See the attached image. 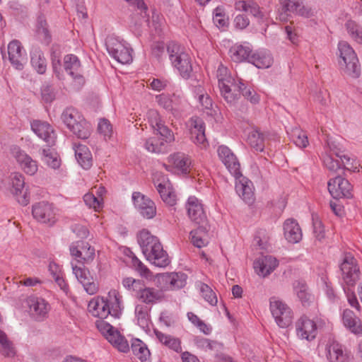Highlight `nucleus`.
Instances as JSON below:
<instances>
[{
  "label": "nucleus",
  "mask_w": 362,
  "mask_h": 362,
  "mask_svg": "<svg viewBox=\"0 0 362 362\" xmlns=\"http://www.w3.org/2000/svg\"><path fill=\"white\" fill-rule=\"evenodd\" d=\"M327 146L331 152H332L337 157L339 158L343 165L342 168L344 170L351 172L358 171L359 165L358 161L353 157L344 153V151L337 149L333 142L328 141Z\"/></svg>",
  "instance_id": "c85d7f7f"
},
{
  "label": "nucleus",
  "mask_w": 362,
  "mask_h": 362,
  "mask_svg": "<svg viewBox=\"0 0 362 362\" xmlns=\"http://www.w3.org/2000/svg\"><path fill=\"white\" fill-rule=\"evenodd\" d=\"M284 235L291 243H297L302 239V231L298 222L293 218H288L284 223Z\"/></svg>",
  "instance_id": "7c9ffc66"
},
{
  "label": "nucleus",
  "mask_w": 362,
  "mask_h": 362,
  "mask_svg": "<svg viewBox=\"0 0 362 362\" xmlns=\"http://www.w3.org/2000/svg\"><path fill=\"white\" fill-rule=\"evenodd\" d=\"M270 310L279 327L286 328L291 324L292 311L284 303L278 300H271Z\"/></svg>",
  "instance_id": "6e6552de"
},
{
  "label": "nucleus",
  "mask_w": 362,
  "mask_h": 362,
  "mask_svg": "<svg viewBox=\"0 0 362 362\" xmlns=\"http://www.w3.org/2000/svg\"><path fill=\"white\" fill-rule=\"evenodd\" d=\"M89 313L94 317L105 319L109 315L116 319L121 315V299L116 290H111L106 297L97 296L88 305Z\"/></svg>",
  "instance_id": "f257e3e1"
},
{
  "label": "nucleus",
  "mask_w": 362,
  "mask_h": 362,
  "mask_svg": "<svg viewBox=\"0 0 362 362\" xmlns=\"http://www.w3.org/2000/svg\"><path fill=\"white\" fill-rule=\"evenodd\" d=\"M95 324L101 334L119 351L127 353L129 350L127 340L108 322L100 319Z\"/></svg>",
  "instance_id": "423d86ee"
},
{
  "label": "nucleus",
  "mask_w": 362,
  "mask_h": 362,
  "mask_svg": "<svg viewBox=\"0 0 362 362\" xmlns=\"http://www.w3.org/2000/svg\"><path fill=\"white\" fill-rule=\"evenodd\" d=\"M98 132L107 140L110 139L113 133L112 127L110 122L106 119H101L98 126Z\"/></svg>",
  "instance_id": "e2e57ef3"
},
{
  "label": "nucleus",
  "mask_w": 362,
  "mask_h": 362,
  "mask_svg": "<svg viewBox=\"0 0 362 362\" xmlns=\"http://www.w3.org/2000/svg\"><path fill=\"white\" fill-rule=\"evenodd\" d=\"M155 131L158 132V133L163 137V139L164 142H166V144L171 143L175 140L173 132L165 126L163 122L161 125L158 126V128Z\"/></svg>",
  "instance_id": "69168bd1"
},
{
  "label": "nucleus",
  "mask_w": 362,
  "mask_h": 362,
  "mask_svg": "<svg viewBox=\"0 0 362 362\" xmlns=\"http://www.w3.org/2000/svg\"><path fill=\"white\" fill-rule=\"evenodd\" d=\"M295 292L303 305H308L313 299V296L308 292V286L300 282L294 284Z\"/></svg>",
  "instance_id": "8fccbe9b"
},
{
  "label": "nucleus",
  "mask_w": 362,
  "mask_h": 362,
  "mask_svg": "<svg viewBox=\"0 0 362 362\" xmlns=\"http://www.w3.org/2000/svg\"><path fill=\"white\" fill-rule=\"evenodd\" d=\"M340 270L342 273L343 280L348 286L347 288H344L348 302L351 307L359 310L361 306L354 291L351 288L356 285L359 279V268L356 259L351 255L346 254L340 265Z\"/></svg>",
  "instance_id": "7ed1b4c3"
},
{
  "label": "nucleus",
  "mask_w": 362,
  "mask_h": 362,
  "mask_svg": "<svg viewBox=\"0 0 362 362\" xmlns=\"http://www.w3.org/2000/svg\"><path fill=\"white\" fill-rule=\"evenodd\" d=\"M82 117L77 110L68 107L63 111L61 118L64 124L70 129L81 119Z\"/></svg>",
  "instance_id": "c03bdc74"
},
{
  "label": "nucleus",
  "mask_w": 362,
  "mask_h": 362,
  "mask_svg": "<svg viewBox=\"0 0 362 362\" xmlns=\"http://www.w3.org/2000/svg\"><path fill=\"white\" fill-rule=\"evenodd\" d=\"M168 163L182 173L187 174L191 165V160L188 156L178 152L168 157Z\"/></svg>",
  "instance_id": "f704fd0d"
},
{
  "label": "nucleus",
  "mask_w": 362,
  "mask_h": 362,
  "mask_svg": "<svg viewBox=\"0 0 362 362\" xmlns=\"http://www.w3.org/2000/svg\"><path fill=\"white\" fill-rule=\"evenodd\" d=\"M144 147L151 153H164L168 151L166 142H164L163 139L154 137L148 139L144 144Z\"/></svg>",
  "instance_id": "a18cd8bd"
},
{
  "label": "nucleus",
  "mask_w": 362,
  "mask_h": 362,
  "mask_svg": "<svg viewBox=\"0 0 362 362\" xmlns=\"http://www.w3.org/2000/svg\"><path fill=\"white\" fill-rule=\"evenodd\" d=\"M235 177V191L246 203L250 204L254 199L253 184L247 177L240 175Z\"/></svg>",
  "instance_id": "393cba45"
},
{
  "label": "nucleus",
  "mask_w": 362,
  "mask_h": 362,
  "mask_svg": "<svg viewBox=\"0 0 362 362\" xmlns=\"http://www.w3.org/2000/svg\"><path fill=\"white\" fill-rule=\"evenodd\" d=\"M127 255L131 258L132 267L137 271L141 276L148 277L150 274V270L136 257V255L129 250L127 252Z\"/></svg>",
  "instance_id": "5fc2aeb1"
},
{
  "label": "nucleus",
  "mask_w": 362,
  "mask_h": 362,
  "mask_svg": "<svg viewBox=\"0 0 362 362\" xmlns=\"http://www.w3.org/2000/svg\"><path fill=\"white\" fill-rule=\"evenodd\" d=\"M32 130L40 139L44 140L49 146L55 142V134L52 127L45 122L35 120L31 123Z\"/></svg>",
  "instance_id": "a878e982"
},
{
  "label": "nucleus",
  "mask_w": 362,
  "mask_h": 362,
  "mask_svg": "<svg viewBox=\"0 0 362 362\" xmlns=\"http://www.w3.org/2000/svg\"><path fill=\"white\" fill-rule=\"evenodd\" d=\"M11 154L19 164L23 172L28 175H35L38 169L37 162L18 146L11 148Z\"/></svg>",
  "instance_id": "2eb2a0df"
},
{
  "label": "nucleus",
  "mask_w": 362,
  "mask_h": 362,
  "mask_svg": "<svg viewBox=\"0 0 362 362\" xmlns=\"http://www.w3.org/2000/svg\"><path fill=\"white\" fill-rule=\"evenodd\" d=\"M73 273L76 278L82 284L84 290L89 295H93L97 293L98 286L93 281L89 271L81 267L72 265Z\"/></svg>",
  "instance_id": "4be33fe9"
},
{
  "label": "nucleus",
  "mask_w": 362,
  "mask_h": 362,
  "mask_svg": "<svg viewBox=\"0 0 362 362\" xmlns=\"http://www.w3.org/2000/svg\"><path fill=\"white\" fill-rule=\"evenodd\" d=\"M81 256H80L78 262L88 263L92 261L95 257V249L88 243H83L81 249Z\"/></svg>",
  "instance_id": "052dcab7"
},
{
  "label": "nucleus",
  "mask_w": 362,
  "mask_h": 362,
  "mask_svg": "<svg viewBox=\"0 0 362 362\" xmlns=\"http://www.w3.org/2000/svg\"><path fill=\"white\" fill-rule=\"evenodd\" d=\"M106 47L109 54L118 62L124 64L132 61L131 50L124 42L110 37L106 41Z\"/></svg>",
  "instance_id": "0eeeda50"
},
{
  "label": "nucleus",
  "mask_w": 362,
  "mask_h": 362,
  "mask_svg": "<svg viewBox=\"0 0 362 362\" xmlns=\"http://www.w3.org/2000/svg\"><path fill=\"white\" fill-rule=\"evenodd\" d=\"M251 52L252 49L247 45H235L229 49L230 57L235 62L249 60Z\"/></svg>",
  "instance_id": "4c0bfd02"
},
{
  "label": "nucleus",
  "mask_w": 362,
  "mask_h": 362,
  "mask_svg": "<svg viewBox=\"0 0 362 362\" xmlns=\"http://www.w3.org/2000/svg\"><path fill=\"white\" fill-rule=\"evenodd\" d=\"M154 332L157 339L162 344L177 353L182 351L181 342L179 339L175 338L170 335L165 334L158 330H155Z\"/></svg>",
  "instance_id": "37998d69"
},
{
  "label": "nucleus",
  "mask_w": 362,
  "mask_h": 362,
  "mask_svg": "<svg viewBox=\"0 0 362 362\" xmlns=\"http://www.w3.org/2000/svg\"><path fill=\"white\" fill-rule=\"evenodd\" d=\"M64 68L70 75L76 86L80 87L84 83V78L81 74V63L78 57L74 54H67L64 58Z\"/></svg>",
  "instance_id": "aec40b11"
},
{
  "label": "nucleus",
  "mask_w": 362,
  "mask_h": 362,
  "mask_svg": "<svg viewBox=\"0 0 362 362\" xmlns=\"http://www.w3.org/2000/svg\"><path fill=\"white\" fill-rule=\"evenodd\" d=\"M27 305L30 313L37 320H42L47 317L49 310V305L43 298L30 296L27 299Z\"/></svg>",
  "instance_id": "5701e85b"
},
{
  "label": "nucleus",
  "mask_w": 362,
  "mask_h": 362,
  "mask_svg": "<svg viewBox=\"0 0 362 362\" xmlns=\"http://www.w3.org/2000/svg\"><path fill=\"white\" fill-rule=\"evenodd\" d=\"M134 296L138 300L144 303L145 305H154L165 299V295L162 290L148 287L144 282L136 291Z\"/></svg>",
  "instance_id": "f8f14e48"
},
{
  "label": "nucleus",
  "mask_w": 362,
  "mask_h": 362,
  "mask_svg": "<svg viewBox=\"0 0 362 362\" xmlns=\"http://www.w3.org/2000/svg\"><path fill=\"white\" fill-rule=\"evenodd\" d=\"M37 34L39 39L45 44L48 45L50 42L51 35L47 28V24L46 21L42 17H40L37 21Z\"/></svg>",
  "instance_id": "603ef678"
},
{
  "label": "nucleus",
  "mask_w": 362,
  "mask_h": 362,
  "mask_svg": "<svg viewBox=\"0 0 362 362\" xmlns=\"http://www.w3.org/2000/svg\"><path fill=\"white\" fill-rule=\"evenodd\" d=\"M339 52V64L344 68V72L348 75L356 78L360 74L358 59L353 48L346 41H341L338 44Z\"/></svg>",
  "instance_id": "39448f33"
},
{
  "label": "nucleus",
  "mask_w": 362,
  "mask_h": 362,
  "mask_svg": "<svg viewBox=\"0 0 362 362\" xmlns=\"http://www.w3.org/2000/svg\"><path fill=\"white\" fill-rule=\"evenodd\" d=\"M278 265L277 259L272 256H264L254 262V269L258 275L263 277L272 272Z\"/></svg>",
  "instance_id": "2f4dec72"
},
{
  "label": "nucleus",
  "mask_w": 362,
  "mask_h": 362,
  "mask_svg": "<svg viewBox=\"0 0 362 362\" xmlns=\"http://www.w3.org/2000/svg\"><path fill=\"white\" fill-rule=\"evenodd\" d=\"M163 281L169 284L170 288L180 289L187 284V275L182 272H173L162 276Z\"/></svg>",
  "instance_id": "c9c22d12"
},
{
  "label": "nucleus",
  "mask_w": 362,
  "mask_h": 362,
  "mask_svg": "<svg viewBox=\"0 0 362 362\" xmlns=\"http://www.w3.org/2000/svg\"><path fill=\"white\" fill-rule=\"evenodd\" d=\"M149 309L145 305L138 304L135 307V315L137 324L143 329L148 327L149 322Z\"/></svg>",
  "instance_id": "de8ad7c7"
},
{
  "label": "nucleus",
  "mask_w": 362,
  "mask_h": 362,
  "mask_svg": "<svg viewBox=\"0 0 362 362\" xmlns=\"http://www.w3.org/2000/svg\"><path fill=\"white\" fill-rule=\"evenodd\" d=\"M11 180L13 188V193L16 195L21 194L25 187V179L20 173H13L11 175Z\"/></svg>",
  "instance_id": "6e6d98bb"
},
{
  "label": "nucleus",
  "mask_w": 362,
  "mask_h": 362,
  "mask_svg": "<svg viewBox=\"0 0 362 362\" xmlns=\"http://www.w3.org/2000/svg\"><path fill=\"white\" fill-rule=\"evenodd\" d=\"M190 139L193 143L204 148L208 146V141L205 136L204 123L202 119L195 117L190 121Z\"/></svg>",
  "instance_id": "412c9836"
},
{
  "label": "nucleus",
  "mask_w": 362,
  "mask_h": 362,
  "mask_svg": "<svg viewBox=\"0 0 362 362\" xmlns=\"http://www.w3.org/2000/svg\"><path fill=\"white\" fill-rule=\"evenodd\" d=\"M132 200L135 207L141 215L148 219L152 218L156 214L154 202L139 192L132 194Z\"/></svg>",
  "instance_id": "dca6fc26"
},
{
  "label": "nucleus",
  "mask_w": 362,
  "mask_h": 362,
  "mask_svg": "<svg viewBox=\"0 0 362 362\" xmlns=\"http://www.w3.org/2000/svg\"><path fill=\"white\" fill-rule=\"evenodd\" d=\"M156 100L160 106L168 111H173L174 107L173 100L165 94H160L156 96Z\"/></svg>",
  "instance_id": "774afa93"
},
{
  "label": "nucleus",
  "mask_w": 362,
  "mask_h": 362,
  "mask_svg": "<svg viewBox=\"0 0 362 362\" xmlns=\"http://www.w3.org/2000/svg\"><path fill=\"white\" fill-rule=\"evenodd\" d=\"M0 354L5 357L13 358L16 355L13 344L6 333L0 329Z\"/></svg>",
  "instance_id": "49530a36"
},
{
  "label": "nucleus",
  "mask_w": 362,
  "mask_h": 362,
  "mask_svg": "<svg viewBox=\"0 0 362 362\" xmlns=\"http://www.w3.org/2000/svg\"><path fill=\"white\" fill-rule=\"evenodd\" d=\"M186 207L189 218L195 224H208L203 204L197 197H189Z\"/></svg>",
  "instance_id": "a211bd4d"
},
{
  "label": "nucleus",
  "mask_w": 362,
  "mask_h": 362,
  "mask_svg": "<svg viewBox=\"0 0 362 362\" xmlns=\"http://www.w3.org/2000/svg\"><path fill=\"white\" fill-rule=\"evenodd\" d=\"M217 153L219 159L222 161L230 174L234 177L240 175V163L232 151L228 146L221 145L218 146Z\"/></svg>",
  "instance_id": "f3484780"
},
{
  "label": "nucleus",
  "mask_w": 362,
  "mask_h": 362,
  "mask_svg": "<svg viewBox=\"0 0 362 362\" xmlns=\"http://www.w3.org/2000/svg\"><path fill=\"white\" fill-rule=\"evenodd\" d=\"M153 182L162 200L170 206L176 204V196L170 187L168 180L162 173L156 172L153 174Z\"/></svg>",
  "instance_id": "9b49d317"
},
{
  "label": "nucleus",
  "mask_w": 362,
  "mask_h": 362,
  "mask_svg": "<svg viewBox=\"0 0 362 362\" xmlns=\"http://www.w3.org/2000/svg\"><path fill=\"white\" fill-rule=\"evenodd\" d=\"M209 224L198 225V227L190 233L191 242L198 248L206 246L209 243Z\"/></svg>",
  "instance_id": "473e14b6"
},
{
  "label": "nucleus",
  "mask_w": 362,
  "mask_h": 362,
  "mask_svg": "<svg viewBox=\"0 0 362 362\" xmlns=\"http://www.w3.org/2000/svg\"><path fill=\"white\" fill-rule=\"evenodd\" d=\"M133 354L141 362H150V351L145 344L139 339H135L131 346Z\"/></svg>",
  "instance_id": "ea45409f"
},
{
  "label": "nucleus",
  "mask_w": 362,
  "mask_h": 362,
  "mask_svg": "<svg viewBox=\"0 0 362 362\" xmlns=\"http://www.w3.org/2000/svg\"><path fill=\"white\" fill-rule=\"evenodd\" d=\"M270 310L279 327L286 328L291 324L292 311L284 303L278 300H271Z\"/></svg>",
  "instance_id": "1a4fd4ad"
},
{
  "label": "nucleus",
  "mask_w": 362,
  "mask_h": 362,
  "mask_svg": "<svg viewBox=\"0 0 362 362\" xmlns=\"http://www.w3.org/2000/svg\"><path fill=\"white\" fill-rule=\"evenodd\" d=\"M76 136L81 139H86L90 135V124L83 117L72 128L69 129Z\"/></svg>",
  "instance_id": "79ce46f5"
},
{
  "label": "nucleus",
  "mask_w": 362,
  "mask_h": 362,
  "mask_svg": "<svg viewBox=\"0 0 362 362\" xmlns=\"http://www.w3.org/2000/svg\"><path fill=\"white\" fill-rule=\"evenodd\" d=\"M296 332L298 338L308 341L314 339L317 333L315 322L305 316L296 322Z\"/></svg>",
  "instance_id": "6ab92c4d"
},
{
  "label": "nucleus",
  "mask_w": 362,
  "mask_h": 362,
  "mask_svg": "<svg viewBox=\"0 0 362 362\" xmlns=\"http://www.w3.org/2000/svg\"><path fill=\"white\" fill-rule=\"evenodd\" d=\"M134 8V16L139 15V18L135 21L136 25H141L143 23L148 22L147 6L143 0H125Z\"/></svg>",
  "instance_id": "58836bf2"
},
{
  "label": "nucleus",
  "mask_w": 362,
  "mask_h": 362,
  "mask_svg": "<svg viewBox=\"0 0 362 362\" xmlns=\"http://www.w3.org/2000/svg\"><path fill=\"white\" fill-rule=\"evenodd\" d=\"M327 188L331 196L336 199L340 198L352 197V185L341 175L329 179L327 183Z\"/></svg>",
  "instance_id": "9d476101"
},
{
  "label": "nucleus",
  "mask_w": 362,
  "mask_h": 362,
  "mask_svg": "<svg viewBox=\"0 0 362 362\" xmlns=\"http://www.w3.org/2000/svg\"><path fill=\"white\" fill-rule=\"evenodd\" d=\"M235 8L236 10L250 13L257 19L258 23L264 22L267 18L259 5L253 1H236Z\"/></svg>",
  "instance_id": "cd10ccee"
},
{
  "label": "nucleus",
  "mask_w": 362,
  "mask_h": 362,
  "mask_svg": "<svg viewBox=\"0 0 362 362\" xmlns=\"http://www.w3.org/2000/svg\"><path fill=\"white\" fill-rule=\"evenodd\" d=\"M138 243L146 259L151 264L158 267H165L170 264L168 255L163 250L159 240L147 230L139 233Z\"/></svg>",
  "instance_id": "f03ea898"
},
{
  "label": "nucleus",
  "mask_w": 362,
  "mask_h": 362,
  "mask_svg": "<svg viewBox=\"0 0 362 362\" xmlns=\"http://www.w3.org/2000/svg\"><path fill=\"white\" fill-rule=\"evenodd\" d=\"M291 139L293 142L299 148H305L308 144L307 134L305 132L298 128L292 129L291 133Z\"/></svg>",
  "instance_id": "864d4df0"
},
{
  "label": "nucleus",
  "mask_w": 362,
  "mask_h": 362,
  "mask_svg": "<svg viewBox=\"0 0 362 362\" xmlns=\"http://www.w3.org/2000/svg\"><path fill=\"white\" fill-rule=\"evenodd\" d=\"M169 59L173 66L177 70L184 78H188L192 71L191 59L185 48L180 44L170 42L167 46Z\"/></svg>",
  "instance_id": "20e7f679"
},
{
  "label": "nucleus",
  "mask_w": 362,
  "mask_h": 362,
  "mask_svg": "<svg viewBox=\"0 0 362 362\" xmlns=\"http://www.w3.org/2000/svg\"><path fill=\"white\" fill-rule=\"evenodd\" d=\"M200 292L205 299L210 305H216L217 303V298L215 293L212 289L205 284H200Z\"/></svg>",
  "instance_id": "bf43d9fd"
},
{
  "label": "nucleus",
  "mask_w": 362,
  "mask_h": 362,
  "mask_svg": "<svg viewBox=\"0 0 362 362\" xmlns=\"http://www.w3.org/2000/svg\"><path fill=\"white\" fill-rule=\"evenodd\" d=\"M247 141L252 148L257 151H262L264 148V137L263 134L257 129L250 132Z\"/></svg>",
  "instance_id": "09e8293b"
},
{
  "label": "nucleus",
  "mask_w": 362,
  "mask_h": 362,
  "mask_svg": "<svg viewBox=\"0 0 362 362\" xmlns=\"http://www.w3.org/2000/svg\"><path fill=\"white\" fill-rule=\"evenodd\" d=\"M196 346L205 351L214 350L218 344L216 341H211L203 337H197L194 339Z\"/></svg>",
  "instance_id": "680f3d73"
},
{
  "label": "nucleus",
  "mask_w": 362,
  "mask_h": 362,
  "mask_svg": "<svg viewBox=\"0 0 362 362\" xmlns=\"http://www.w3.org/2000/svg\"><path fill=\"white\" fill-rule=\"evenodd\" d=\"M323 163L330 172L337 173L338 175H341V173H344V170L340 163L337 160L334 159L332 156L326 155L324 157Z\"/></svg>",
  "instance_id": "13d9d810"
},
{
  "label": "nucleus",
  "mask_w": 362,
  "mask_h": 362,
  "mask_svg": "<svg viewBox=\"0 0 362 362\" xmlns=\"http://www.w3.org/2000/svg\"><path fill=\"white\" fill-rule=\"evenodd\" d=\"M213 21L218 27H224L228 24V19L221 8L217 7L214 11Z\"/></svg>",
  "instance_id": "338daca9"
},
{
  "label": "nucleus",
  "mask_w": 362,
  "mask_h": 362,
  "mask_svg": "<svg viewBox=\"0 0 362 362\" xmlns=\"http://www.w3.org/2000/svg\"><path fill=\"white\" fill-rule=\"evenodd\" d=\"M32 214L37 221L54 224L56 221V213L52 204L45 202H38L33 206Z\"/></svg>",
  "instance_id": "4468645a"
},
{
  "label": "nucleus",
  "mask_w": 362,
  "mask_h": 362,
  "mask_svg": "<svg viewBox=\"0 0 362 362\" xmlns=\"http://www.w3.org/2000/svg\"><path fill=\"white\" fill-rule=\"evenodd\" d=\"M272 62L273 59L271 54L266 51L255 52L249 59V62L259 69L269 68L272 64Z\"/></svg>",
  "instance_id": "e433bc0d"
},
{
  "label": "nucleus",
  "mask_w": 362,
  "mask_h": 362,
  "mask_svg": "<svg viewBox=\"0 0 362 362\" xmlns=\"http://www.w3.org/2000/svg\"><path fill=\"white\" fill-rule=\"evenodd\" d=\"M42 160L50 168L57 169L60 166V160L57 153L50 148L42 150Z\"/></svg>",
  "instance_id": "3c124183"
},
{
  "label": "nucleus",
  "mask_w": 362,
  "mask_h": 362,
  "mask_svg": "<svg viewBox=\"0 0 362 362\" xmlns=\"http://www.w3.org/2000/svg\"><path fill=\"white\" fill-rule=\"evenodd\" d=\"M282 10L303 18H308L314 16V10L305 4L304 0H279Z\"/></svg>",
  "instance_id": "ddd939ff"
},
{
  "label": "nucleus",
  "mask_w": 362,
  "mask_h": 362,
  "mask_svg": "<svg viewBox=\"0 0 362 362\" xmlns=\"http://www.w3.org/2000/svg\"><path fill=\"white\" fill-rule=\"evenodd\" d=\"M342 321L344 325L354 334H362V324L358 319L354 313L349 310L345 309L342 314Z\"/></svg>",
  "instance_id": "72a5a7b5"
},
{
  "label": "nucleus",
  "mask_w": 362,
  "mask_h": 362,
  "mask_svg": "<svg viewBox=\"0 0 362 362\" xmlns=\"http://www.w3.org/2000/svg\"><path fill=\"white\" fill-rule=\"evenodd\" d=\"M219 87L221 95L230 104L234 103L240 97V90L244 83L240 80L228 81Z\"/></svg>",
  "instance_id": "b1692460"
},
{
  "label": "nucleus",
  "mask_w": 362,
  "mask_h": 362,
  "mask_svg": "<svg viewBox=\"0 0 362 362\" xmlns=\"http://www.w3.org/2000/svg\"><path fill=\"white\" fill-rule=\"evenodd\" d=\"M31 64L40 74L45 73L47 69V61L43 52L39 49H35L31 52Z\"/></svg>",
  "instance_id": "a19ab883"
},
{
  "label": "nucleus",
  "mask_w": 362,
  "mask_h": 362,
  "mask_svg": "<svg viewBox=\"0 0 362 362\" xmlns=\"http://www.w3.org/2000/svg\"><path fill=\"white\" fill-rule=\"evenodd\" d=\"M216 77L218 79V86L225 84L228 81L235 80L229 74L228 68L223 64H220L217 69Z\"/></svg>",
  "instance_id": "0e129e2a"
},
{
  "label": "nucleus",
  "mask_w": 362,
  "mask_h": 362,
  "mask_svg": "<svg viewBox=\"0 0 362 362\" xmlns=\"http://www.w3.org/2000/svg\"><path fill=\"white\" fill-rule=\"evenodd\" d=\"M327 357L329 362H351V356L343 349L341 344L332 341L327 347Z\"/></svg>",
  "instance_id": "bb28decb"
},
{
  "label": "nucleus",
  "mask_w": 362,
  "mask_h": 362,
  "mask_svg": "<svg viewBox=\"0 0 362 362\" xmlns=\"http://www.w3.org/2000/svg\"><path fill=\"white\" fill-rule=\"evenodd\" d=\"M345 25L351 37L357 42L362 44V28L353 21H348Z\"/></svg>",
  "instance_id": "4d7b16f0"
},
{
  "label": "nucleus",
  "mask_w": 362,
  "mask_h": 362,
  "mask_svg": "<svg viewBox=\"0 0 362 362\" xmlns=\"http://www.w3.org/2000/svg\"><path fill=\"white\" fill-rule=\"evenodd\" d=\"M8 54L9 61L12 65L16 69L22 70L23 69L25 59L23 55V49L19 41L13 40L8 44Z\"/></svg>",
  "instance_id": "c756f323"
}]
</instances>
